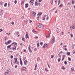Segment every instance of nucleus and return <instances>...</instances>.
Returning a JSON list of instances; mask_svg holds the SVG:
<instances>
[{
    "instance_id": "1",
    "label": "nucleus",
    "mask_w": 75,
    "mask_h": 75,
    "mask_svg": "<svg viewBox=\"0 0 75 75\" xmlns=\"http://www.w3.org/2000/svg\"><path fill=\"white\" fill-rule=\"evenodd\" d=\"M37 25L38 27L39 28H40V30H42L44 27V26L40 23H38L37 24Z\"/></svg>"
},
{
    "instance_id": "2",
    "label": "nucleus",
    "mask_w": 75,
    "mask_h": 75,
    "mask_svg": "<svg viewBox=\"0 0 75 75\" xmlns=\"http://www.w3.org/2000/svg\"><path fill=\"white\" fill-rule=\"evenodd\" d=\"M14 60H15V62H13V63L14 64H16L17 65H19V62L17 61V58H15L14 59Z\"/></svg>"
},
{
    "instance_id": "3",
    "label": "nucleus",
    "mask_w": 75,
    "mask_h": 75,
    "mask_svg": "<svg viewBox=\"0 0 75 75\" xmlns=\"http://www.w3.org/2000/svg\"><path fill=\"white\" fill-rule=\"evenodd\" d=\"M10 72V69H8L6 70V72H5L4 74L5 75H6V74H8Z\"/></svg>"
},
{
    "instance_id": "4",
    "label": "nucleus",
    "mask_w": 75,
    "mask_h": 75,
    "mask_svg": "<svg viewBox=\"0 0 75 75\" xmlns=\"http://www.w3.org/2000/svg\"><path fill=\"white\" fill-rule=\"evenodd\" d=\"M55 37H54V36H53V38L51 39L50 42H51L52 44H53L54 43V42H55Z\"/></svg>"
},
{
    "instance_id": "5",
    "label": "nucleus",
    "mask_w": 75,
    "mask_h": 75,
    "mask_svg": "<svg viewBox=\"0 0 75 75\" xmlns=\"http://www.w3.org/2000/svg\"><path fill=\"white\" fill-rule=\"evenodd\" d=\"M11 42V41L10 40H8V41H7V42H5V44L6 45H8V44H10V42Z\"/></svg>"
},
{
    "instance_id": "6",
    "label": "nucleus",
    "mask_w": 75,
    "mask_h": 75,
    "mask_svg": "<svg viewBox=\"0 0 75 75\" xmlns=\"http://www.w3.org/2000/svg\"><path fill=\"white\" fill-rule=\"evenodd\" d=\"M34 0H30V5H31V4H32V5H33V2H34Z\"/></svg>"
},
{
    "instance_id": "7",
    "label": "nucleus",
    "mask_w": 75,
    "mask_h": 75,
    "mask_svg": "<svg viewBox=\"0 0 75 75\" xmlns=\"http://www.w3.org/2000/svg\"><path fill=\"white\" fill-rule=\"evenodd\" d=\"M7 40V36H5L4 38V41H5L6 42V41Z\"/></svg>"
},
{
    "instance_id": "8",
    "label": "nucleus",
    "mask_w": 75,
    "mask_h": 75,
    "mask_svg": "<svg viewBox=\"0 0 75 75\" xmlns=\"http://www.w3.org/2000/svg\"><path fill=\"white\" fill-rule=\"evenodd\" d=\"M22 69L23 71H25L26 69H27V68L26 67H22Z\"/></svg>"
},
{
    "instance_id": "9",
    "label": "nucleus",
    "mask_w": 75,
    "mask_h": 75,
    "mask_svg": "<svg viewBox=\"0 0 75 75\" xmlns=\"http://www.w3.org/2000/svg\"><path fill=\"white\" fill-rule=\"evenodd\" d=\"M25 38L27 39V38H29V36H28V33H26V34L25 35Z\"/></svg>"
},
{
    "instance_id": "10",
    "label": "nucleus",
    "mask_w": 75,
    "mask_h": 75,
    "mask_svg": "<svg viewBox=\"0 0 75 75\" xmlns=\"http://www.w3.org/2000/svg\"><path fill=\"white\" fill-rule=\"evenodd\" d=\"M3 14V10H0V15H1V16H2Z\"/></svg>"
},
{
    "instance_id": "11",
    "label": "nucleus",
    "mask_w": 75,
    "mask_h": 75,
    "mask_svg": "<svg viewBox=\"0 0 75 75\" xmlns=\"http://www.w3.org/2000/svg\"><path fill=\"white\" fill-rule=\"evenodd\" d=\"M48 47V45L47 44L44 45L43 46V48H47Z\"/></svg>"
},
{
    "instance_id": "12",
    "label": "nucleus",
    "mask_w": 75,
    "mask_h": 75,
    "mask_svg": "<svg viewBox=\"0 0 75 75\" xmlns=\"http://www.w3.org/2000/svg\"><path fill=\"white\" fill-rule=\"evenodd\" d=\"M70 28L71 30H74V26L72 25L70 26Z\"/></svg>"
},
{
    "instance_id": "13",
    "label": "nucleus",
    "mask_w": 75,
    "mask_h": 75,
    "mask_svg": "<svg viewBox=\"0 0 75 75\" xmlns=\"http://www.w3.org/2000/svg\"><path fill=\"white\" fill-rule=\"evenodd\" d=\"M32 13L33 16L34 17H35V14H36V13H35V12H34V11H32Z\"/></svg>"
},
{
    "instance_id": "14",
    "label": "nucleus",
    "mask_w": 75,
    "mask_h": 75,
    "mask_svg": "<svg viewBox=\"0 0 75 75\" xmlns=\"http://www.w3.org/2000/svg\"><path fill=\"white\" fill-rule=\"evenodd\" d=\"M20 64L21 66L23 65V62H22V61H21V58H20Z\"/></svg>"
},
{
    "instance_id": "15",
    "label": "nucleus",
    "mask_w": 75,
    "mask_h": 75,
    "mask_svg": "<svg viewBox=\"0 0 75 75\" xmlns=\"http://www.w3.org/2000/svg\"><path fill=\"white\" fill-rule=\"evenodd\" d=\"M30 45H29V47H28V50L29 52H32V51H31V50L30 49Z\"/></svg>"
},
{
    "instance_id": "16",
    "label": "nucleus",
    "mask_w": 75,
    "mask_h": 75,
    "mask_svg": "<svg viewBox=\"0 0 75 75\" xmlns=\"http://www.w3.org/2000/svg\"><path fill=\"white\" fill-rule=\"evenodd\" d=\"M24 64L25 65H27V60H25V61L24 62Z\"/></svg>"
},
{
    "instance_id": "17",
    "label": "nucleus",
    "mask_w": 75,
    "mask_h": 75,
    "mask_svg": "<svg viewBox=\"0 0 75 75\" xmlns=\"http://www.w3.org/2000/svg\"><path fill=\"white\" fill-rule=\"evenodd\" d=\"M32 32L34 34H37V31H36L34 30H32Z\"/></svg>"
},
{
    "instance_id": "18",
    "label": "nucleus",
    "mask_w": 75,
    "mask_h": 75,
    "mask_svg": "<svg viewBox=\"0 0 75 75\" xmlns=\"http://www.w3.org/2000/svg\"><path fill=\"white\" fill-rule=\"evenodd\" d=\"M35 5L37 6H40V3H38L36 2L35 3Z\"/></svg>"
},
{
    "instance_id": "19",
    "label": "nucleus",
    "mask_w": 75,
    "mask_h": 75,
    "mask_svg": "<svg viewBox=\"0 0 75 75\" xmlns=\"http://www.w3.org/2000/svg\"><path fill=\"white\" fill-rule=\"evenodd\" d=\"M42 14V12H40V13H38V14H37V16H40L41 14Z\"/></svg>"
},
{
    "instance_id": "20",
    "label": "nucleus",
    "mask_w": 75,
    "mask_h": 75,
    "mask_svg": "<svg viewBox=\"0 0 75 75\" xmlns=\"http://www.w3.org/2000/svg\"><path fill=\"white\" fill-rule=\"evenodd\" d=\"M12 50H13V51H15V50H16V46H14L13 48L12 49Z\"/></svg>"
},
{
    "instance_id": "21",
    "label": "nucleus",
    "mask_w": 75,
    "mask_h": 75,
    "mask_svg": "<svg viewBox=\"0 0 75 75\" xmlns=\"http://www.w3.org/2000/svg\"><path fill=\"white\" fill-rule=\"evenodd\" d=\"M28 7V4H25V8H27Z\"/></svg>"
},
{
    "instance_id": "22",
    "label": "nucleus",
    "mask_w": 75,
    "mask_h": 75,
    "mask_svg": "<svg viewBox=\"0 0 75 75\" xmlns=\"http://www.w3.org/2000/svg\"><path fill=\"white\" fill-rule=\"evenodd\" d=\"M17 43L16 42H13L11 44V45H13V44H14V45H17Z\"/></svg>"
},
{
    "instance_id": "23",
    "label": "nucleus",
    "mask_w": 75,
    "mask_h": 75,
    "mask_svg": "<svg viewBox=\"0 0 75 75\" xmlns=\"http://www.w3.org/2000/svg\"><path fill=\"white\" fill-rule=\"evenodd\" d=\"M11 45H9L8 46H7V48H10L11 47Z\"/></svg>"
},
{
    "instance_id": "24",
    "label": "nucleus",
    "mask_w": 75,
    "mask_h": 75,
    "mask_svg": "<svg viewBox=\"0 0 75 75\" xmlns=\"http://www.w3.org/2000/svg\"><path fill=\"white\" fill-rule=\"evenodd\" d=\"M67 55H70V52H67Z\"/></svg>"
},
{
    "instance_id": "25",
    "label": "nucleus",
    "mask_w": 75,
    "mask_h": 75,
    "mask_svg": "<svg viewBox=\"0 0 75 75\" xmlns=\"http://www.w3.org/2000/svg\"><path fill=\"white\" fill-rule=\"evenodd\" d=\"M24 1H22L21 4V5H23V4H24Z\"/></svg>"
},
{
    "instance_id": "26",
    "label": "nucleus",
    "mask_w": 75,
    "mask_h": 75,
    "mask_svg": "<svg viewBox=\"0 0 75 75\" xmlns=\"http://www.w3.org/2000/svg\"><path fill=\"white\" fill-rule=\"evenodd\" d=\"M50 37V35H46V37H47V38H48V37Z\"/></svg>"
},
{
    "instance_id": "27",
    "label": "nucleus",
    "mask_w": 75,
    "mask_h": 75,
    "mask_svg": "<svg viewBox=\"0 0 75 75\" xmlns=\"http://www.w3.org/2000/svg\"><path fill=\"white\" fill-rule=\"evenodd\" d=\"M40 44V43H39V42L37 43V45L38 46L37 47H39V45Z\"/></svg>"
},
{
    "instance_id": "28",
    "label": "nucleus",
    "mask_w": 75,
    "mask_h": 75,
    "mask_svg": "<svg viewBox=\"0 0 75 75\" xmlns=\"http://www.w3.org/2000/svg\"><path fill=\"white\" fill-rule=\"evenodd\" d=\"M61 61V58H59L58 59V61L59 62H60V61Z\"/></svg>"
},
{
    "instance_id": "29",
    "label": "nucleus",
    "mask_w": 75,
    "mask_h": 75,
    "mask_svg": "<svg viewBox=\"0 0 75 75\" xmlns=\"http://www.w3.org/2000/svg\"><path fill=\"white\" fill-rule=\"evenodd\" d=\"M53 0H51L50 3L51 4H52L53 3Z\"/></svg>"
},
{
    "instance_id": "30",
    "label": "nucleus",
    "mask_w": 75,
    "mask_h": 75,
    "mask_svg": "<svg viewBox=\"0 0 75 75\" xmlns=\"http://www.w3.org/2000/svg\"><path fill=\"white\" fill-rule=\"evenodd\" d=\"M68 59L69 61H71V58H70L69 57H68Z\"/></svg>"
},
{
    "instance_id": "31",
    "label": "nucleus",
    "mask_w": 75,
    "mask_h": 75,
    "mask_svg": "<svg viewBox=\"0 0 75 75\" xmlns=\"http://www.w3.org/2000/svg\"><path fill=\"white\" fill-rule=\"evenodd\" d=\"M74 1L72 0V1L71 3H72V4H74Z\"/></svg>"
},
{
    "instance_id": "32",
    "label": "nucleus",
    "mask_w": 75,
    "mask_h": 75,
    "mask_svg": "<svg viewBox=\"0 0 75 75\" xmlns=\"http://www.w3.org/2000/svg\"><path fill=\"white\" fill-rule=\"evenodd\" d=\"M45 71H46V72H47V71H48V69H47V68H45Z\"/></svg>"
},
{
    "instance_id": "33",
    "label": "nucleus",
    "mask_w": 75,
    "mask_h": 75,
    "mask_svg": "<svg viewBox=\"0 0 75 75\" xmlns=\"http://www.w3.org/2000/svg\"><path fill=\"white\" fill-rule=\"evenodd\" d=\"M4 7H7V3H6L4 4Z\"/></svg>"
},
{
    "instance_id": "34",
    "label": "nucleus",
    "mask_w": 75,
    "mask_h": 75,
    "mask_svg": "<svg viewBox=\"0 0 75 75\" xmlns=\"http://www.w3.org/2000/svg\"><path fill=\"white\" fill-rule=\"evenodd\" d=\"M74 44H73V45H72V48L73 49V48H74Z\"/></svg>"
},
{
    "instance_id": "35",
    "label": "nucleus",
    "mask_w": 75,
    "mask_h": 75,
    "mask_svg": "<svg viewBox=\"0 0 75 75\" xmlns=\"http://www.w3.org/2000/svg\"><path fill=\"white\" fill-rule=\"evenodd\" d=\"M22 41H25V39L24 38H23L22 39Z\"/></svg>"
},
{
    "instance_id": "36",
    "label": "nucleus",
    "mask_w": 75,
    "mask_h": 75,
    "mask_svg": "<svg viewBox=\"0 0 75 75\" xmlns=\"http://www.w3.org/2000/svg\"><path fill=\"white\" fill-rule=\"evenodd\" d=\"M62 68L63 69H65V67L64 66H62Z\"/></svg>"
},
{
    "instance_id": "37",
    "label": "nucleus",
    "mask_w": 75,
    "mask_h": 75,
    "mask_svg": "<svg viewBox=\"0 0 75 75\" xmlns=\"http://www.w3.org/2000/svg\"><path fill=\"white\" fill-rule=\"evenodd\" d=\"M70 36L71 38H72V37H73V35L72 34H71Z\"/></svg>"
},
{
    "instance_id": "38",
    "label": "nucleus",
    "mask_w": 75,
    "mask_h": 75,
    "mask_svg": "<svg viewBox=\"0 0 75 75\" xmlns=\"http://www.w3.org/2000/svg\"><path fill=\"white\" fill-rule=\"evenodd\" d=\"M64 64H65V65H67V62L66 61H65L64 62Z\"/></svg>"
},
{
    "instance_id": "39",
    "label": "nucleus",
    "mask_w": 75,
    "mask_h": 75,
    "mask_svg": "<svg viewBox=\"0 0 75 75\" xmlns=\"http://www.w3.org/2000/svg\"><path fill=\"white\" fill-rule=\"evenodd\" d=\"M14 3H15V4H16V3H17V0H15Z\"/></svg>"
},
{
    "instance_id": "40",
    "label": "nucleus",
    "mask_w": 75,
    "mask_h": 75,
    "mask_svg": "<svg viewBox=\"0 0 75 75\" xmlns=\"http://www.w3.org/2000/svg\"><path fill=\"white\" fill-rule=\"evenodd\" d=\"M71 70H72V71H74V68H72H72H71Z\"/></svg>"
},
{
    "instance_id": "41",
    "label": "nucleus",
    "mask_w": 75,
    "mask_h": 75,
    "mask_svg": "<svg viewBox=\"0 0 75 75\" xmlns=\"http://www.w3.org/2000/svg\"><path fill=\"white\" fill-rule=\"evenodd\" d=\"M53 57H54V56L53 55H51V58H53Z\"/></svg>"
},
{
    "instance_id": "42",
    "label": "nucleus",
    "mask_w": 75,
    "mask_h": 75,
    "mask_svg": "<svg viewBox=\"0 0 75 75\" xmlns=\"http://www.w3.org/2000/svg\"><path fill=\"white\" fill-rule=\"evenodd\" d=\"M62 6V4H61L60 5H59V7L60 8Z\"/></svg>"
},
{
    "instance_id": "43",
    "label": "nucleus",
    "mask_w": 75,
    "mask_h": 75,
    "mask_svg": "<svg viewBox=\"0 0 75 75\" xmlns=\"http://www.w3.org/2000/svg\"><path fill=\"white\" fill-rule=\"evenodd\" d=\"M23 52H26V50L25 49L23 50Z\"/></svg>"
},
{
    "instance_id": "44",
    "label": "nucleus",
    "mask_w": 75,
    "mask_h": 75,
    "mask_svg": "<svg viewBox=\"0 0 75 75\" xmlns=\"http://www.w3.org/2000/svg\"><path fill=\"white\" fill-rule=\"evenodd\" d=\"M1 31H3V29L1 28L0 29V32H1Z\"/></svg>"
},
{
    "instance_id": "45",
    "label": "nucleus",
    "mask_w": 75,
    "mask_h": 75,
    "mask_svg": "<svg viewBox=\"0 0 75 75\" xmlns=\"http://www.w3.org/2000/svg\"><path fill=\"white\" fill-rule=\"evenodd\" d=\"M10 33H6V34L7 35H10Z\"/></svg>"
},
{
    "instance_id": "46",
    "label": "nucleus",
    "mask_w": 75,
    "mask_h": 75,
    "mask_svg": "<svg viewBox=\"0 0 75 75\" xmlns=\"http://www.w3.org/2000/svg\"><path fill=\"white\" fill-rule=\"evenodd\" d=\"M11 24H12V25H14V22H12L11 23Z\"/></svg>"
},
{
    "instance_id": "47",
    "label": "nucleus",
    "mask_w": 75,
    "mask_h": 75,
    "mask_svg": "<svg viewBox=\"0 0 75 75\" xmlns=\"http://www.w3.org/2000/svg\"><path fill=\"white\" fill-rule=\"evenodd\" d=\"M11 58L12 59L13 58V55L11 56Z\"/></svg>"
},
{
    "instance_id": "48",
    "label": "nucleus",
    "mask_w": 75,
    "mask_h": 75,
    "mask_svg": "<svg viewBox=\"0 0 75 75\" xmlns=\"http://www.w3.org/2000/svg\"><path fill=\"white\" fill-rule=\"evenodd\" d=\"M0 4L1 5H2V4H3V2H0Z\"/></svg>"
},
{
    "instance_id": "49",
    "label": "nucleus",
    "mask_w": 75,
    "mask_h": 75,
    "mask_svg": "<svg viewBox=\"0 0 75 75\" xmlns=\"http://www.w3.org/2000/svg\"><path fill=\"white\" fill-rule=\"evenodd\" d=\"M48 18H49V17H48V16H47L46 18V20H48Z\"/></svg>"
},
{
    "instance_id": "50",
    "label": "nucleus",
    "mask_w": 75,
    "mask_h": 75,
    "mask_svg": "<svg viewBox=\"0 0 75 75\" xmlns=\"http://www.w3.org/2000/svg\"><path fill=\"white\" fill-rule=\"evenodd\" d=\"M56 8V7H54V8L52 9V10H55Z\"/></svg>"
},
{
    "instance_id": "51",
    "label": "nucleus",
    "mask_w": 75,
    "mask_h": 75,
    "mask_svg": "<svg viewBox=\"0 0 75 75\" xmlns=\"http://www.w3.org/2000/svg\"><path fill=\"white\" fill-rule=\"evenodd\" d=\"M26 59V57H24L23 59V60H25V59Z\"/></svg>"
},
{
    "instance_id": "52",
    "label": "nucleus",
    "mask_w": 75,
    "mask_h": 75,
    "mask_svg": "<svg viewBox=\"0 0 75 75\" xmlns=\"http://www.w3.org/2000/svg\"><path fill=\"white\" fill-rule=\"evenodd\" d=\"M60 3H61V1H60V0H59L58 1V3L59 4Z\"/></svg>"
},
{
    "instance_id": "53",
    "label": "nucleus",
    "mask_w": 75,
    "mask_h": 75,
    "mask_svg": "<svg viewBox=\"0 0 75 75\" xmlns=\"http://www.w3.org/2000/svg\"><path fill=\"white\" fill-rule=\"evenodd\" d=\"M64 50H65V51H67L68 50H67V49L66 48H65Z\"/></svg>"
},
{
    "instance_id": "54",
    "label": "nucleus",
    "mask_w": 75,
    "mask_h": 75,
    "mask_svg": "<svg viewBox=\"0 0 75 75\" xmlns=\"http://www.w3.org/2000/svg\"><path fill=\"white\" fill-rule=\"evenodd\" d=\"M39 2H41V1H42V0H38Z\"/></svg>"
},
{
    "instance_id": "55",
    "label": "nucleus",
    "mask_w": 75,
    "mask_h": 75,
    "mask_svg": "<svg viewBox=\"0 0 75 75\" xmlns=\"http://www.w3.org/2000/svg\"><path fill=\"white\" fill-rule=\"evenodd\" d=\"M64 32H62V33H61L62 35H63V34H64Z\"/></svg>"
},
{
    "instance_id": "56",
    "label": "nucleus",
    "mask_w": 75,
    "mask_h": 75,
    "mask_svg": "<svg viewBox=\"0 0 75 75\" xmlns=\"http://www.w3.org/2000/svg\"><path fill=\"white\" fill-rule=\"evenodd\" d=\"M42 42H41L40 43V45H42Z\"/></svg>"
},
{
    "instance_id": "57",
    "label": "nucleus",
    "mask_w": 75,
    "mask_h": 75,
    "mask_svg": "<svg viewBox=\"0 0 75 75\" xmlns=\"http://www.w3.org/2000/svg\"><path fill=\"white\" fill-rule=\"evenodd\" d=\"M63 57V58H65V55H64Z\"/></svg>"
},
{
    "instance_id": "58",
    "label": "nucleus",
    "mask_w": 75,
    "mask_h": 75,
    "mask_svg": "<svg viewBox=\"0 0 75 75\" xmlns=\"http://www.w3.org/2000/svg\"><path fill=\"white\" fill-rule=\"evenodd\" d=\"M35 38H38V36H35Z\"/></svg>"
},
{
    "instance_id": "59",
    "label": "nucleus",
    "mask_w": 75,
    "mask_h": 75,
    "mask_svg": "<svg viewBox=\"0 0 75 75\" xmlns=\"http://www.w3.org/2000/svg\"><path fill=\"white\" fill-rule=\"evenodd\" d=\"M45 17H43V18H42V20H45Z\"/></svg>"
},
{
    "instance_id": "60",
    "label": "nucleus",
    "mask_w": 75,
    "mask_h": 75,
    "mask_svg": "<svg viewBox=\"0 0 75 75\" xmlns=\"http://www.w3.org/2000/svg\"><path fill=\"white\" fill-rule=\"evenodd\" d=\"M37 64H35V68H37Z\"/></svg>"
},
{
    "instance_id": "61",
    "label": "nucleus",
    "mask_w": 75,
    "mask_h": 75,
    "mask_svg": "<svg viewBox=\"0 0 75 75\" xmlns=\"http://www.w3.org/2000/svg\"><path fill=\"white\" fill-rule=\"evenodd\" d=\"M37 20H39V16L37 17Z\"/></svg>"
},
{
    "instance_id": "62",
    "label": "nucleus",
    "mask_w": 75,
    "mask_h": 75,
    "mask_svg": "<svg viewBox=\"0 0 75 75\" xmlns=\"http://www.w3.org/2000/svg\"><path fill=\"white\" fill-rule=\"evenodd\" d=\"M57 12H58V11L57 10H56L55 11V13H57Z\"/></svg>"
},
{
    "instance_id": "63",
    "label": "nucleus",
    "mask_w": 75,
    "mask_h": 75,
    "mask_svg": "<svg viewBox=\"0 0 75 75\" xmlns=\"http://www.w3.org/2000/svg\"><path fill=\"white\" fill-rule=\"evenodd\" d=\"M20 45H21V46L23 45V43H21L20 44Z\"/></svg>"
},
{
    "instance_id": "64",
    "label": "nucleus",
    "mask_w": 75,
    "mask_h": 75,
    "mask_svg": "<svg viewBox=\"0 0 75 75\" xmlns=\"http://www.w3.org/2000/svg\"><path fill=\"white\" fill-rule=\"evenodd\" d=\"M9 52H11V53L13 52V51H9Z\"/></svg>"
}]
</instances>
